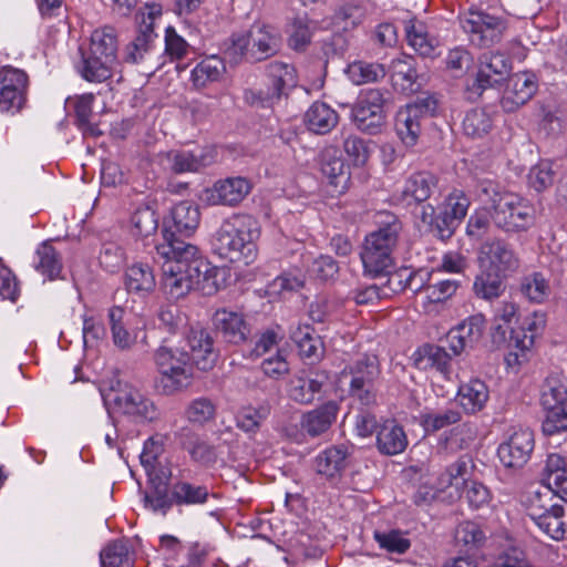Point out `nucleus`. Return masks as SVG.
Listing matches in <instances>:
<instances>
[{"mask_svg":"<svg viewBox=\"0 0 567 567\" xmlns=\"http://www.w3.org/2000/svg\"><path fill=\"white\" fill-rule=\"evenodd\" d=\"M168 244L156 245V255L163 259L162 288L169 299L178 300L197 288L204 293L216 292L225 271L213 266L199 252V249L186 241H176L172 235Z\"/></svg>","mask_w":567,"mask_h":567,"instance_id":"obj_1","label":"nucleus"},{"mask_svg":"<svg viewBox=\"0 0 567 567\" xmlns=\"http://www.w3.org/2000/svg\"><path fill=\"white\" fill-rule=\"evenodd\" d=\"M375 225L377 228L365 235L360 251L363 272L372 278L385 276L393 268L403 228L399 217L389 212L378 213Z\"/></svg>","mask_w":567,"mask_h":567,"instance_id":"obj_2","label":"nucleus"},{"mask_svg":"<svg viewBox=\"0 0 567 567\" xmlns=\"http://www.w3.org/2000/svg\"><path fill=\"white\" fill-rule=\"evenodd\" d=\"M260 225L251 215L236 214L226 219L215 235L214 250L230 262L250 264L256 256L255 241Z\"/></svg>","mask_w":567,"mask_h":567,"instance_id":"obj_3","label":"nucleus"},{"mask_svg":"<svg viewBox=\"0 0 567 567\" xmlns=\"http://www.w3.org/2000/svg\"><path fill=\"white\" fill-rule=\"evenodd\" d=\"M458 22L470 43L481 49L499 43L508 27L503 16L476 6L461 12Z\"/></svg>","mask_w":567,"mask_h":567,"instance_id":"obj_4","label":"nucleus"},{"mask_svg":"<svg viewBox=\"0 0 567 567\" xmlns=\"http://www.w3.org/2000/svg\"><path fill=\"white\" fill-rule=\"evenodd\" d=\"M278 30L267 24H254L246 33L234 34L229 54L236 60L259 62L275 55L280 49Z\"/></svg>","mask_w":567,"mask_h":567,"instance_id":"obj_5","label":"nucleus"},{"mask_svg":"<svg viewBox=\"0 0 567 567\" xmlns=\"http://www.w3.org/2000/svg\"><path fill=\"white\" fill-rule=\"evenodd\" d=\"M162 16L163 6L159 2H146L138 8L135 14L136 35L123 51L124 62L137 64L152 53L157 39L155 23Z\"/></svg>","mask_w":567,"mask_h":567,"instance_id":"obj_6","label":"nucleus"},{"mask_svg":"<svg viewBox=\"0 0 567 567\" xmlns=\"http://www.w3.org/2000/svg\"><path fill=\"white\" fill-rule=\"evenodd\" d=\"M155 362L165 394L176 393L192 383L193 363L188 352L164 344L156 351Z\"/></svg>","mask_w":567,"mask_h":567,"instance_id":"obj_7","label":"nucleus"},{"mask_svg":"<svg viewBox=\"0 0 567 567\" xmlns=\"http://www.w3.org/2000/svg\"><path fill=\"white\" fill-rule=\"evenodd\" d=\"M380 363L374 354L363 353L349 363L341 372L349 379V393L364 405L375 401L374 384L380 377Z\"/></svg>","mask_w":567,"mask_h":567,"instance_id":"obj_8","label":"nucleus"},{"mask_svg":"<svg viewBox=\"0 0 567 567\" xmlns=\"http://www.w3.org/2000/svg\"><path fill=\"white\" fill-rule=\"evenodd\" d=\"M501 205L492 212V221L506 234L527 231L535 221V209L516 194L505 196Z\"/></svg>","mask_w":567,"mask_h":567,"instance_id":"obj_9","label":"nucleus"},{"mask_svg":"<svg viewBox=\"0 0 567 567\" xmlns=\"http://www.w3.org/2000/svg\"><path fill=\"white\" fill-rule=\"evenodd\" d=\"M476 261L480 269L493 270L504 277L516 272L520 267L518 252L509 241L501 237L483 241L477 250Z\"/></svg>","mask_w":567,"mask_h":567,"instance_id":"obj_10","label":"nucleus"},{"mask_svg":"<svg viewBox=\"0 0 567 567\" xmlns=\"http://www.w3.org/2000/svg\"><path fill=\"white\" fill-rule=\"evenodd\" d=\"M437 109V100L433 95L420 96L413 103L401 107L395 116V131L401 141L413 146L421 133V120L432 116Z\"/></svg>","mask_w":567,"mask_h":567,"instance_id":"obj_11","label":"nucleus"},{"mask_svg":"<svg viewBox=\"0 0 567 567\" xmlns=\"http://www.w3.org/2000/svg\"><path fill=\"white\" fill-rule=\"evenodd\" d=\"M386 91L369 89L362 91L352 107V118L359 130L375 134L385 122Z\"/></svg>","mask_w":567,"mask_h":567,"instance_id":"obj_12","label":"nucleus"},{"mask_svg":"<svg viewBox=\"0 0 567 567\" xmlns=\"http://www.w3.org/2000/svg\"><path fill=\"white\" fill-rule=\"evenodd\" d=\"M28 74L12 65L0 68V111H20L27 100Z\"/></svg>","mask_w":567,"mask_h":567,"instance_id":"obj_13","label":"nucleus"},{"mask_svg":"<svg viewBox=\"0 0 567 567\" xmlns=\"http://www.w3.org/2000/svg\"><path fill=\"white\" fill-rule=\"evenodd\" d=\"M535 447L534 433L529 429H515L508 439L499 444L497 455L507 468H523L529 461Z\"/></svg>","mask_w":567,"mask_h":567,"instance_id":"obj_14","label":"nucleus"},{"mask_svg":"<svg viewBox=\"0 0 567 567\" xmlns=\"http://www.w3.org/2000/svg\"><path fill=\"white\" fill-rule=\"evenodd\" d=\"M110 396L117 412L136 422L153 421L157 416L154 403L133 386L125 385L122 389L113 390Z\"/></svg>","mask_w":567,"mask_h":567,"instance_id":"obj_15","label":"nucleus"},{"mask_svg":"<svg viewBox=\"0 0 567 567\" xmlns=\"http://www.w3.org/2000/svg\"><path fill=\"white\" fill-rule=\"evenodd\" d=\"M109 320L112 339L117 348L123 350L128 349L137 342L138 339L142 341L146 340L144 321L127 315L122 307H112L109 310Z\"/></svg>","mask_w":567,"mask_h":567,"instance_id":"obj_16","label":"nucleus"},{"mask_svg":"<svg viewBox=\"0 0 567 567\" xmlns=\"http://www.w3.org/2000/svg\"><path fill=\"white\" fill-rule=\"evenodd\" d=\"M485 326V316L475 313L451 329L446 336V341L453 355L458 357L463 352L474 349L484 334Z\"/></svg>","mask_w":567,"mask_h":567,"instance_id":"obj_17","label":"nucleus"},{"mask_svg":"<svg viewBox=\"0 0 567 567\" xmlns=\"http://www.w3.org/2000/svg\"><path fill=\"white\" fill-rule=\"evenodd\" d=\"M213 324L218 337L225 342L240 344L250 336V326L241 312L218 309L213 316Z\"/></svg>","mask_w":567,"mask_h":567,"instance_id":"obj_18","label":"nucleus"},{"mask_svg":"<svg viewBox=\"0 0 567 567\" xmlns=\"http://www.w3.org/2000/svg\"><path fill=\"white\" fill-rule=\"evenodd\" d=\"M328 374L321 370L301 371L295 374L288 384L289 398L300 404L312 403L321 394Z\"/></svg>","mask_w":567,"mask_h":567,"instance_id":"obj_19","label":"nucleus"},{"mask_svg":"<svg viewBox=\"0 0 567 567\" xmlns=\"http://www.w3.org/2000/svg\"><path fill=\"white\" fill-rule=\"evenodd\" d=\"M172 225L165 227L163 230L162 244H168L171 241L166 235H172L176 241H185L179 237L192 236L199 225L200 214L198 207L189 202H181L176 204L171 213Z\"/></svg>","mask_w":567,"mask_h":567,"instance_id":"obj_20","label":"nucleus"},{"mask_svg":"<svg viewBox=\"0 0 567 567\" xmlns=\"http://www.w3.org/2000/svg\"><path fill=\"white\" fill-rule=\"evenodd\" d=\"M512 63L502 52H486L478 59L476 84L485 90L499 84L511 72Z\"/></svg>","mask_w":567,"mask_h":567,"instance_id":"obj_21","label":"nucleus"},{"mask_svg":"<svg viewBox=\"0 0 567 567\" xmlns=\"http://www.w3.org/2000/svg\"><path fill=\"white\" fill-rule=\"evenodd\" d=\"M437 190V177L429 172H417L410 175L398 196L406 207L426 202Z\"/></svg>","mask_w":567,"mask_h":567,"instance_id":"obj_22","label":"nucleus"},{"mask_svg":"<svg viewBox=\"0 0 567 567\" xmlns=\"http://www.w3.org/2000/svg\"><path fill=\"white\" fill-rule=\"evenodd\" d=\"M251 189L250 182L245 177H228L217 181L207 190V202L210 205L235 206L239 204Z\"/></svg>","mask_w":567,"mask_h":567,"instance_id":"obj_23","label":"nucleus"},{"mask_svg":"<svg viewBox=\"0 0 567 567\" xmlns=\"http://www.w3.org/2000/svg\"><path fill=\"white\" fill-rule=\"evenodd\" d=\"M351 450L343 445H332L321 451L313 461L316 472L328 478H334L350 465Z\"/></svg>","mask_w":567,"mask_h":567,"instance_id":"obj_24","label":"nucleus"},{"mask_svg":"<svg viewBox=\"0 0 567 567\" xmlns=\"http://www.w3.org/2000/svg\"><path fill=\"white\" fill-rule=\"evenodd\" d=\"M415 61L412 56H402L391 62V81L393 86L402 93L417 92L424 81V76L417 74Z\"/></svg>","mask_w":567,"mask_h":567,"instance_id":"obj_25","label":"nucleus"},{"mask_svg":"<svg viewBox=\"0 0 567 567\" xmlns=\"http://www.w3.org/2000/svg\"><path fill=\"white\" fill-rule=\"evenodd\" d=\"M339 404L328 401L301 416L300 426L311 437L326 433L336 422Z\"/></svg>","mask_w":567,"mask_h":567,"instance_id":"obj_26","label":"nucleus"},{"mask_svg":"<svg viewBox=\"0 0 567 567\" xmlns=\"http://www.w3.org/2000/svg\"><path fill=\"white\" fill-rule=\"evenodd\" d=\"M452 355L443 347L425 343L412 354V360L420 370L435 369L447 377L452 372Z\"/></svg>","mask_w":567,"mask_h":567,"instance_id":"obj_27","label":"nucleus"},{"mask_svg":"<svg viewBox=\"0 0 567 567\" xmlns=\"http://www.w3.org/2000/svg\"><path fill=\"white\" fill-rule=\"evenodd\" d=\"M177 444L186 450L190 458L197 463L209 465L216 462L217 454L213 445L202 440L197 433L187 426L175 433Z\"/></svg>","mask_w":567,"mask_h":567,"instance_id":"obj_28","label":"nucleus"},{"mask_svg":"<svg viewBox=\"0 0 567 567\" xmlns=\"http://www.w3.org/2000/svg\"><path fill=\"white\" fill-rule=\"evenodd\" d=\"M404 429L395 420H385L377 432V449L383 455H398L408 446Z\"/></svg>","mask_w":567,"mask_h":567,"instance_id":"obj_29","label":"nucleus"},{"mask_svg":"<svg viewBox=\"0 0 567 567\" xmlns=\"http://www.w3.org/2000/svg\"><path fill=\"white\" fill-rule=\"evenodd\" d=\"M116 64V61L106 56L83 51L78 71L82 79L90 83H104L113 76Z\"/></svg>","mask_w":567,"mask_h":567,"instance_id":"obj_30","label":"nucleus"},{"mask_svg":"<svg viewBox=\"0 0 567 567\" xmlns=\"http://www.w3.org/2000/svg\"><path fill=\"white\" fill-rule=\"evenodd\" d=\"M320 172L328 183L343 190L350 178L348 165L333 147L326 148L319 158Z\"/></svg>","mask_w":567,"mask_h":567,"instance_id":"obj_31","label":"nucleus"},{"mask_svg":"<svg viewBox=\"0 0 567 567\" xmlns=\"http://www.w3.org/2000/svg\"><path fill=\"white\" fill-rule=\"evenodd\" d=\"M457 398L467 414H476L486 406L489 400V389L481 379L472 378L460 385Z\"/></svg>","mask_w":567,"mask_h":567,"instance_id":"obj_32","label":"nucleus"},{"mask_svg":"<svg viewBox=\"0 0 567 567\" xmlns=\"http://www.w3.org/2000/svg\"><path fill=\"white\" fill-rule=\"evenodd\" d=\"M213 343L209 332L204 329H193L188 336L190 361L203 371L210 369L215 363Z\"/></svg>","mask_w":567,"mask_h":567,"instance_id":"obj_33","label":"nucleus"},{"mask_svg":"<svg viewBox=\"0 0 567 567\" xmlns=\"http://www.w3.org/2000/svg\"><path fill=\"white\" fill-rule=\"evenodd\" d=\"M169 486L175 506H200L208 502L209 489L206 485L194 484L179 477Z\"/></svg>","mask_w":567,"mask_h":567,"instance_id":"obj_34","label":"nucleus"},{"mask_svg":"<svg viewBox=\"0 0 567 567\" xmlns=\"http://www.w3.org/2000/svg\"><path fill=\"white\" fill-rule=\"evenodd\" d=\"M291 339L297 344L301 358L316 362L323 355V343L315 329L299 323L291 330Z\"/></svg>","mask_w":567,"mask_h":567,"instance_id":"obj_35","label":"nucleus"},{"mask_svg":"<svg viewBox=\"0 0 567 567\" xmlns=\"http://www.w3.org/2000/svg\"><path fill=\"white\" fill-rule=\"evenodd\" d=\"M124 284L130 293L140 297L150 295L156 287L153 269L143 262H136L126 269Z\"/></svg>","mask_w":567,"mask_h":567,"instance_id":"obj_36","label":"nucleus"},{"mask_svg":"<svg viewBox=\"0 0 567 567\" xmlns=\"http://www.w3.org/2000/svg\"><path fill=\"white\" fill-rule=\"evenodd\" d=\"M338 113L324 102H313L305 114V123L316 134H327L336 127Z\"/></svg>","mask_w":567,"mask_h":567,"instance_id":"obj_37","label":"nucleus"},{"mask_svg":"<svg viewBox=\"0 0 567 567\" xmlns=\"http://www.w3.org/2000/svg\"><path fill=\"white\" fill-rule=\"evenodd\" d=\"M33 266L38 272L49 280H54L60 277L62 260L51 241H43L39 245L35 250Z\"/></svg>","mask_w":567,"mask_h":567,"instance_id":"obj_38","label":"nucleus"},{"mask_svg":"<svg viewBox=\"0 0 567 567\" xmlns=\"http://www.w3.org/2000/svg\"><path fill=\"white\" fill-rule=\"evenodd\" d=\"M171 169L176 174L197 172L213 162V156L200 152L196 154L187 150H173L166 154Z\"/></svg>","mask_w":567,"mask_h":567,"instance_id":"obj_39","label":"nucleus"},{"mask_svg":"<svg viewBox=\"0 0 567 567\" xmlns=\"http://www.w3.org/2000/svg\"><path fill=\"white\" fill-rule=\"evenodd\" d=\"M266 78L284 97H287L298 84L293 65L280 61H272L266 65Z\"/></svg>","mask_w":567,"mask_h":567,"instance_id":"obj_40","label":"nucleus"},{"mask_svg":"<svg viewBox=\"0 0 567 567\" xmlns=\"http://www.w3.org/2000/svg\"><path fill=\"white\" fill-rule=\"evenodd\" d=\"M405 34L408 44L421 56L433 58L435 55L437 42L431 38L426 27L416 20L405 22Z\"/></svg>","mask_w":567,"mask_h":567,"instance_id":"obj_41","label":"nucleus"},{"mask_svg":"<svg viewBox=\"0 0 567 567\" xmlns=\"http://www.w3.org/2000/svg\"><path fill=\"white\" fill-rule=\"evenodd\" d=\"M504 275L496 274L493 270L480 269L473 282V292L475 297L493 301L499 298L505 291L503 281Z\"/></svg>","mask_w":567,"mask_h":567,"instance_id":"obj_42","label":"nucleus"},{"mask_svg":"<svg viewBox=\"0 0 567 567\" xmlns=\"http://www.w3.org/2000/svg\"><path fill=\"white\" fill-rule=\"evenodd\" d=\"M86 51L117 62V33L115 29L105 25L94 30Z\"/></svg>","mask_w":567,"mask_h":567,"instance_id":"obj_43","label":"nucleus"},{"mask_svg":"<svg viewBox=\"0 0 567 567\" xmlns=\"http://www.w3.org/2000/svg\"><path fill=\"white\" fill-rule=\"evenodd\" d=\"M226 72L224 60L217 55L203 59L192 71V81L195 86L204 87L208 83L219 81Z\"/></svg>","mask_w":567,"mask_h":567,"instance_id":"obj_44","label":"nucleus"},{"mask_svg":"<svg viewBox=\"0 0 567 567\" xmlns=\"http://www.w3.org/2000/svg\"><path fill=\"white\" fill-rule=\"evenodd\" d=\"M271 408L268 403H261L257 406H244L236 414V425L252 437L260 429L262 423L270 415Z\"/></svg>","mask_w":567,"mask_h":567,"instance_id":"obj_45","label":"nucleus"},{"mask_svg":"<svg viewBox=\"0 0 567 567\" xmlns=\"http://www.w3.org/2000/svg\"><path fill=\"white\" fill-rule=\"evenodd\" d=\"M537 90L534 74L520 72L512 75L507 83V97L516 105H523L532 99Z\"/></svg>","mask_w":567,"mask_h":567,"instance_id":"obj_46","label":"nucleus"},{"mask_svg":"<svg viewBox=\"0 0 567 567\" xmlns=\"http://www.w3.org/2000/svg\"><path fill=\"white\" fill-rule=\"evenodd\" d=\"M519 292L529 302L543 303L550 295V285L544 274L534 271L520 279Z\"/></svg>","mask_w":567,"mask_h":567,"instance_id":"obj_47","label":"nucleus"},{"mask_svg":"<svg viewBox=\"0 0 567 567\" xmlns=\"http://www.w3.org/2000/svg\"><path fill=\"white\" fill-rule=\"evenodd\" d=\"M346 73L349 80L355 85L378 82L386 75L383 64L367 61H354L350 63Z\"/></svg>","mask_w":567,"mask_h":567,"instance_id":"obj_48","label":"nucleus"},{"mask_svg":"<svg viewBox=\"0 0 567 567\" xmlns=\"http://www.w3.org/2000/svg\"><path fill=\"white\" fill-rule=\"evenodd\" d=\"M385 276H388V280L383 287L390 291V296L392 293L403 292L408 289L413 293H417L424 288V278H420L417 285L412 284L413 281H416L419 272L413 271L410 268H400L393 272L390 270Z\"/></svg>","mask_w":567,"mask_h":567,"instance_id":"obj_49","label":"nucleus"},{"mask_svg":"<svg viewBox=\"0 0 567 567\" xmlns=\"http://www.w3.org/2000/svg\"><path fill=\"white\" fill-rule=\"evenodd\" d=\"M319 29V22L307 17L296 18L289 37V47L295 51H305L311 43L313 33Z\"/></svg>","mask_w":567,"mask_h":567,"instance_id":"obj_50","label":"nucleus"},{"mask_svg":"<svg viewBox=\"0 0 567 567\" xmlns=\"http://www.w3.org/2000/svg\"><path fill=\"white\" fill-rule=\"evenodd\" d=\"M554 496L547 488L532 491L527 494L524 505L527 516L533 520L540 519L543 515L551 511L558 504L553 503Z\"/></svg>","mask_w":567,"mask_h":567,"instance_id":"obj_51","label":"nucleus"},{"mask_svg":"<svg viewBox=\"0 0 567 567\" xmlns=\"http://www.w3.org/2000/svg\"><path fill=\"white\" fill-rule=\"evenodd\" d=\"M567 400V379L559 374L546 378L542 388L540 402L544 409L553 408Z\"/></svg>","mask_w":567,"mask_h":567,"instance_id":"obj_52","label":"nucleus"},{"mask_svg":"<svg viewBox=\"0 0 567 567\" xmlns=\"http://www.w3.org/2000/svg\"><path fill=\"white\" fill-rule=\"evenodd\" d=\"M158 218L152 208L138 207L131 216V234L137 238H146L155 234Z\"/></svg>","mask_w":567,"mask_h":567,"instance_id":"obj_53","label":"nucleus"},{"mask_svg":"<svg viewBox=\"0 0 567 567\" xmlns=\"http://www.w3.org/2000/svg\"><path fill=\"white\" fill-rule=\"evenodd\" d=\"M102 567H134L131 550L124 542L109 544L100 554Z\"/></svg>","mask_w":567,"mask_h":567,"instance_id":"obj_54","label":"nucleus"},{"mask_svg":"<svg viewBox=\"0 0 567 567\" xmlns=\"http://www.w3.org/2000/svg\"><path fill=\"white\" fill-rule=\"evenodd\" d=\"M373 538L381 549L391 554L401 555L406 553L411 547V540L399 529L385 532L375 530Z\"/></svg>","mask_w":567,"mask_h":567,"instance_id":"obj_55","label":"nucleus"},{"mask_svg":"<svg viewBox=\"0 0 567 567\" xmlns=\"http://www.w3.org/2000/svg\"><path fill=\"white\" fill-rule=\"evenodd\" d=\"M564 507L557 505L551 507V511L543 515L540 519L535 520L536 526L547 536L553 539L559 540L565 537L566 526L563 520Z\"/></svg>","mask_w":567,"mask_h":567,"instance_id":"obj_56","label":"nucleus"},{"mask_svg":"<svg viewBox=\"0 0 567 567\" xmlns=\"http://www.w3.org/2000/svg\"><path fill=\"white\" fill-rule=\"evenodd\" d=\"M493 122L489 114L481 109L468 111L463 120V130L467 136L482 137L489 132Z\"/></svg>","mask_w":567,"mask_h":567,"instance_id":"obj_57","label":"nucleus"},{"mask_svg":"<svg viewBox=\"0 0 567 567\" xmlns=\"http://www.w3.org/2000/svg\"><path fill=\"white\" fill-rule=\"evenodd\" d=\"M461 413L456 409H445L421 415V425L426 432H436L461 421Z\"/></svg>","mask_w":567,"mask_h":567,"instance_id":"obj_58","label":"nucleus"},{"mask_svg":"<svg viewBox=\"0 0 567 567\" xmlns=\"http://www.w3.org/2000/svg\"><path fill=\"white\" fill-rule=\"evenodd\" d=\"M455 540L457 544L473 549L481 547L485 543L486 535L477 523L463 522L456 527Z\"/></svg>","mask_w":567,"mask_h":567,"instance_id":"obj_59","label":"nucleus"},{"mask_svg":"<svg viewBox=\"0 0 567 567\" xmlns=\"http://www.w3.org/2000/svg\"><path fill=\"white\" fill-rule=\"evenodd\" d=\"M473 467L474 463L470 455L465 454L460 456L454 463L447 466L445 471L440 475L439 487L442 489L446 488L458 478L465 481V477L470 474Z\"/></svg>","mask_w":567,"mask_h":567,"instance_id":"obj_60","label":"nucleus"},{"mask_svg":"<svg viewBox=\"0 0 567 567\" xmlns=\"http://www.w3.org/2000/svg\"><path fill=\"white\" fill-rule=\"evenodd\" d=\"M216 406L207 398L193 400L185 410L187 420L193 424L204 425L214 419Z\"/></svg>","mask_w":567,"mask_h":567,"instance_id":"obj_61","label":"nucleus"},{"mask_svg":"<svg viewBox=\"0 0 567 567\" xmlns=\"http://www.w3.org/2000/svg\"><path fill=\"white\" fill-rule=\"evenodd\" d=\"M542 429L545 435L551 436L560 431H567V400L548 408Z\"/></svg>","mask_w":567,"mask_h":567,"instance_id":"obj_62","label":"nucleus"},{"mask_svg":"<svg viewBox=\"0 0 567 567\" xmlns=\"http://www.w3.org/2000/svg\"><path fill=\"white\" fill-rule=\"evenodd\" d=\"M513 193L505 192L501 186L489 179L480 181L476 185V196L486 206H489L488 210L494 212L497 208L505 196H511Z\"/></svg>","mask_w":567,"mask_h":567,"instance_id":"obj_63","label":"nucleus"},{"mask_svg":"<svg viewBox=\"0 0 567 567\" xmlns=\"http://www.w3.org/2000/svg\"><path fill=\"white\" fill-rule=\"evenodd\" d=\"M99 261L106 271L114 272L123 266L125 252L116 243H105L102 245Z\"/></svg>","mask_w":567,"mask_h":567,"instance_id":"obj_64","label":"nucleus"}]
</instances>
